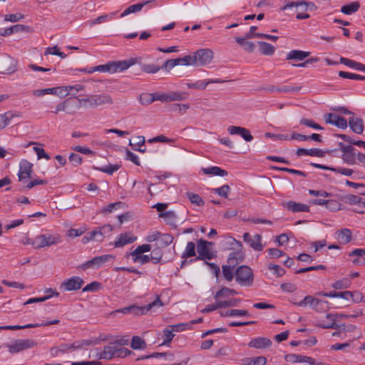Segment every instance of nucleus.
Wrapping results in <instances>:
<instances>
[{"label": "nucleus", "mask_w": 365, "mask_h": 365, "mask_svg": "<svg viewBox=\"0 0 365 365\" xmlns=\"http://www.w3.org/2000/svg\"><path fill=\"white\" fill-rule=\"evenodd\" d=\"M226 243L231 245V249L235 250V252H232L230 254L227 262L230 266L235 267L238 263L241 262L244 259L243 253L241 252L242 248V244L241 242L236 239L227 236L225 237Z\"/></svg>", "instance_id": "f03ea898"}, {"label": "nucleus", "mask_w": 365, "mask_h": 365, "mask_svg": "<svg viewBox=\"0 0 365 365\" xmlns=\"http://www.w3.org/2000/svg\"><path fill=\"white\" fill-rule=\"evenodd\" d=\"M14 116H16V115L11 112H6L4 114H0V130L7 126Z\"/></svg>", "instance_id": "37998d69"}, {"label": "nucleus", "mask_w": 365, "mask_h": 365, "mask_svg": "<svg viewBox=\"0 0 365 365\" xmlns=\"http://www.w3.org/2000/svg\"><path fill=\"white\" fill-rule=\"evenodd\" d=\"M163 303L161 302L160 297H158L153 302L144 306H138L132 304L115 311V313H122L124 314L132 313L134 315L145 314L148 312H155V309L161 307Z\"/></svg>", "instance_id": "f257e3e1"}, {"label": "nucleus", "mask_w": 365, "mask_h": 365, "mask_svg": "<svg viewBox=\"0 0 365 365\" xmlns=\"http://www.w3.org/2000/svg\"><path fill=\"white\" fill-rule=\"evenodd\" d=\"M155 0H148V1H143L142 3H138V4H133V5H131L130 6H128L120 15L121 17H123L126 15H128L131 13H134V12H136V11H140L144 6L147 5L149 3H152V2H154Z\"/></svg>", "instance_id": "c756f323"}, {"label": "nucleus", "mask_w": 365, "mask_h": 365, "mask_svg": "<svg viewBox=\"0 0 365 365\" xmlns=\"http://www.w3.org/2000/svg\"><path fill=\"white\" fill-rule=\"evenodd\" d=\"M293 6H304V11H307L308 9L310 11H315L317 9V6L313 3L310 1H306L304 0H301L297 2H287L282 8V10H287L292 8Z\"/></svg>", "instance_id": "6ab92c4d"}, {"label": "nucleus", "mask_w": 365, "mask_h": 365, "mask_svg": "<svg viewBox=\"0 0 365 365\" xmlns=\"http://www.w3.org/2000/svg\"><path fill=\"white\" fill-rule=\"evenodd\" d=\"M247 40V38H245L243 37H236L235 38V41L239 45H240L245 51H247L250 53L253 52L255 48V46L254 43H252L251 41H248Z\"/></svg>", "instance_id": "473e14b6"}, {"label": "nucleus", "mask_w": 365, "mask_h": 365, "mask_svg": "<svg viewBox=\"0 0 365 365\" xmlns=\"http://www.w3.org/2000/svg\"><path fill=\"white\" fill-rule=\"evenodd\" d=\"M319 299H318V298H314L312 296L308 295V296H306L299 302L295 303V304L299 307H306L307 305H309L312 309H314Z\"/></svg>", "instance_id": "e433bc0d"}, {"label": "nucleus", "mask_w": 365, "mask_h": 365, "mask_svg": "<svg viewBox=\"0 0 365 365\" xmlns=\"http://www.w3.org/2000/svg\"><path fill=\"white\" fill-rule=\"evenodd\" d=\"M110 62V73L122 72L128 69L130 66L139 62L138 58H130L128 60L113 61Z\"/></svg>", "instance_id": "9d476101"}, {"label": "nucleus", "mask_w": 365, "mask_h": 365, "mask_svg": "<svg viewBox=\"0 0 365 365\" xmlns=\"http://www.w3.org/2000/svg\"><path fill=\"white\" fill-rule=\"evenodd\" d=\"M232 266L229 265H222V274L225 277V279L228 281L231 282L233 279V270H232Z\"/></svg>", "instance_id": "13d9d810"}, {"label": "nucleus", "mask_w": 365, "mask_h": 365, "mask_svg": "<svg viewBox=\"0 0 365 365\" xmlns=\"http://www.w3.org/2000/svg\"><path fill=\"white\" fill-rule=\"evenodd\" d=\"M329 302L327 301L319 299L314 309L318 312H324L329 309Z\"/></svg>", "instance_id": "680f3d73"}, {"label": "nucleus", "mask_w": 365, "mask_h": 365, "mask_svg": "<svg viewBox=\"0 0 365 365\" xmlns=\"http://www.w3.org/2000/svg\"><path fill=\"white\" fill-rule=\"evenodd\" d=\"M212 192L220 197L227 198L230 192V187L228 185H224L220 187L212 189Z\"/></svg>", "instance_id": "603ef678"}, {"label": "nucleus", "mask_w": 365, "mask_h": 365, "mask_svg": "<svg viewBox=\"0 0 365 365\" xmlns=\"http://www.w3.org/2000/svg\"><path fill=\"white\" fill-rule=\"evenodd\" d=\"M93 342L90 340L76 341L72 344H61L58 346H53L50 349V354L52 356L56 357L60 354H66L80 349L83 346L91 345Z\"/></svg>", "instance_id": "7ed1b4c3"}, {"label": "nucleus", "mask_w": 365, "mask_h": 365, "mask_svg": "<svg viewBox=\"0 0 365 365\" xmlns=\"http://www.w3.org/2000/svg\"><path fill=\"white\" fill-rule=\"evenodd\" d=\"M354 148L351 145H347V147L343 148V154L341 155V159L344 163L348 165H354L356 163V154L354 153Z\"/></svg>", "instance_id": "aec40b11"}, {"label": "nucleus", "mask_w": 365, "mask_h": 365, "mask_svg": "<svg viewBox=\"0 0 365 365\" xmlns=\"http://www.w3.org/2000/svg\"><path fill=\"white\" fill-rule=\"evenodd\" d=\"M225 81L220 80V79H215V80H210L208 81H197L194 83H188L187 86L190 88H198V89H205L206 86L209 83H224Z\"/></svg>", "instance_id": "72a5a7b5"}, {"label": "nucleus", "mask_w": 365, "mask_h": 365, "mask_svg": "<svg viewBox=\"0 0 365 365\" xmlns=\"http://www.w3.org/2000/svg\"><path fill=\"white\" fill-rule=\"evenodd\" d=\"M165 359L169 362H172L174 365H182V364H186L188 361L189 358H187L185 360L180 361L176 360L175 361V356L173 353L171 352H165V356L163 357Z\"/></svg>", "instance_id": "3c124183"}, {"label": "nucleus", "mask_w": 365, "mask_h": 365, "mask_svg": "<svg viewBox=\"0 0 365 365\" xmlns=\"http://www.w3.org/2000/svg\"><path fill=\"white\" fill-rule=\"evenodd\" d=\"M186 195L192 204L197 206L204 205V200L199 195L188 192L186 193Z\"/></svg>", "instance_id": "09e8293b"}, {"label": "nucleus", "mask_w": 365, "mask_h": 365, "mask_svg": "<svg viewBox=\"0 0 365 365\" xmlns=\"http://www.w3.org/2000/svg\"><path fill=\"white\" fill-rule=\"evenodd\" d=\"M349 125L351 130L356 134H361L364 131V121L361 118L350 117Z\"/></svg>", "instance_id": "b1692460"}, {"label": "nucleus", "mask_w": 365, "mask_h": 365, "mask_svg": "<svg viewBox=\"0 0 365 365\" xmlns=\"http://www.w3.org/2000/svg\"><path fill=\"white\" fill-rule=\"evenodd\" d=\"M195 56H192V55H187L183 58H175L177 62V66H193L192 60L195 59Z\"/></svg>", "instance_id": "5fc2aeb1"}, {"label": "nucleus", "mask_w": 365, "mask_h": 365, "mask_svg": "<svg viewBox=\"0 0 365 365\" xmlns=\"http://www.w3.org/2000/svg\"><path fill=\"white\" fill-rule=\"evenodd\" d=\"M284 207L292 212H309V206L301 202L287 201L284 203Z\"/></svg>", "instance_id": "412c9836"}, {"label": "nucleus", "mask_w": 365, "mask_h": 365, "mask_svg": "<svg viewBox=\"0 0 365 365\" xmlns=\"http://www.w3.org/2000/svg\"><path fill=\"white\" fill-rule=\"evenodd\" d=\"M84 281L78 276L72 277L65 279L61 284L60 289L66 292H71L78 290L81 288Z\"/></svg>", "instance_id": "9b49d317"}, {"label": "nucleus", "mask_w": 365, "mask_h": 365, "mask_svg": "<svg viewBox=\"0 0 365 365\" xmlns=\"http://www.w3.org/2000/svg\"><path fill=\"white\" fill-rule=\"evenodd\" d=\"M61 242V237L58 234L40 235L35 237L36 249H41L44 247H50L57 245Z\"/></svg>", "instance_id": "6e6552de"}, {"label": "nucleus", "mask_w": 365, "mask_h": 365, "mask_svg": "<svg viewBox=\"0 0 365 365\" xmlns=\"http://www.w3.org/2000/svg\"><path fill=\"white\" fill-rule=\"evenodd\" d=\"M267 359L264 356L246 357L242 359V365H265Z\"/></svg>", "instance_id": "c85d7f7f"}, {"label": "nucleus", "mask_w": 365, "mask_h": 365, "mask_svg": "<svg viewBox=\"0 0 365 365\" xmlns=\"http://www.w3.org/2000/svg\"><path fill=\"white\" fill-rule=\"evenodd\" d=\"M130 346L133 349H143L146 348L145 341L138 336L132 337Z\"/></svg>", "instance_id": "79ce46f5"}, {"label": "nucleus", "mask_w": 365, "mask_h": 365, "mask_svg": "<svg viewBox=\"0 0 365 365\" xmlns=\"http://www.w3.org/2000/svg\"><path fill=\"white\" fill-rule=\"evenodd\" d=\"M310 55V52L301 50H292L287 54V60L303 61Z\"/></svg>", "instance_id": "bb28decb"}, {"label": "nucleus", "mask_w": 365, "mask_h": 365, "mask_svg": "<svg viewBox=\"0 0 365 365\" xmlns=\"http://www.w3.org/2000/svg\"><path fill=\"white\" fill-rule=\"evenodd\" d=\"M227 131L230 135H240L247 142H250L253 140V136L250 131L245 128L231 125L228 127Z\"/></svg>", "instance_id": "a211bd4d"}, {"label": "nucleus", "mask_w": 365, "mask_h": 365, "mask_svg": "<svg viewBox=\"0 0 365 365\" xmlns=\"http://www.w3.org/2000/svg\"><path fill=\"white\" fill-rule=\"evenodd\" d=\"M173 331H175L171 326L167 327L163 330V334L165 335V339L162 345H168L171 342L175 336Z\"/></svg>", "instance_id": "49530a36"}, {"label": "nucleus", "mask_w": 365, "mask_h": 365, "mask_svg": "<svg viewBox=\"0 0 365 365\" xmlns=\"http://www.w3.org/2000/svg\"><path fill=\"white\" fill-rule=\"evenodd\" d=\"M101 287V284L98 282H92L83 288V292H96Z\"/></svg>", "instance_id": "774afa93"}, {"label": "nucleus", "mask_w": 365, "mask_h": 365, "mask_svg": "<svg viewBox=\"0 0 365 365\" xmlns=\"http://www.w3.org/2000/svg\"><path fill=\"white\" fill-rule=\"evenodd\" d=\"M133 256V260L134 262H139L141 264H146L150 262V257L147 255H131Z\"/></svg>", "instance_id": "052dcab7"}, {"label": "nucleus", "mask_w": 365, "mask_h": 365, "mask_svg": "<svg viewBox=\"0 0 365 365\" xmlns=\"http://www.w3.org/2000/svg\"><path fill=\"white\" fill-rule=\"evenodd\" d=\"M96 232H100L99 235H98V238H97V241L98 242H101L103 239V237H106V236H108L110 232H112L113 230V226L108 224V225H105L101 227H99V230H95Z\"/></svg>", "instance_id": "4c0bfd02"}, {"label": "nucleus", "mask_w": 365, "mask_h": 365, "mask_svg": "<svg viewBox=\"0 0 365 365\" xmlns=\"http://www.w3.org/2000/svg\"><path fill=\"white\" fill-rule=\"evenodd\" d=\"M139 101L141 105H149L154 102L153 93H143L139 96Z\"/></svg>", "instance_id": "de8ad7c7"}, {"label": "nucleus", "mask_w": 365, "mask_h": 365, "mask_svg": "<svg viewBox=\"0 0 365 365\" xmlns=\"http://www.w3.org/2000/svg\"><path fill=\"white\" fill-rule=\"evenodd\" d=\"M173 241V237L170 234L160 233L158 245L160 247H165L170 245Z\"/></svg>", "instance_id": "a19ab883"}, {"label": "nucleus", "mask_w": 365, "mask_h": 365, "mask_svg": "<svg viewBox=\"0 0 365 365\" xmlns=\"http://www.w3.org/2000/svg\"><path fill=\"white\" fill-rule=\"evenodd\" d=\"M24 18V14H22L21 13H16V14L5 15L4 19L5 21H11V22L15 23Z\"/></svg>", "instance_id": "e2e57ef3"}, {"label": "nucleus", "mask_w": 365, "mask_h": 365, "mask_svg": "<svg viewBox=\"0 0 365 365\" xmlns=\"http://www.w3.org/2000/svg\"><path fill=\"white\" fill-rule=\"evenodd\" d=\"M5 63L9 64V66L6 68H1L2 70L0 71V73L11 74L16 71V63L12 58L8 56L7 59L5 61Z\"/></svg>", "instance_id": "58836bf2"}, {"label": "nucleus", "mask_w": 365, "mask_h": 365, "mask_svg": "<svg viewBox=\"0 0 365 365\" xmlns=\"http://www.w3.org/2000/svg\"><path fill=\"white\" fill-rule=\"evenodd\" d=\"M235 280L241 286H252L254 280L252 269L246 265L240 266L235 272Z\"/></svg>", "instance_id": "423d86ee"}, {"label": "nucleus", "mask_w": 365, "mask_h": 365, "mask_svg": "<svg viewBox=\"0 0 365 365\" xmlns=\"http://www.w3.org/2000/svg\"><path fill=\"white\" fill-rule=\"evenodd\" d=\"M38 327V325L34 324H28L24 326L15 325V326H1L0 330H18L28 328H36Z\"/></svg>", "instance_id": "4d7b16f0"}, {"label": "nucleus", "mask_w": 365, "mask_h": 365, "mask_svg": "<svg viewBox=\"0 0 365 365\" xmlns=\"http://www.w3.org/2000/svg\"><path fill=\"white\" fill-rule=\"evenodd\" d=\"M136 239L137 237L133 236L131 233L125 232L124 234L119 235L118 240L115 242L114 245L116 247H121L127 244L135 242Z\"/></svg>", "instance_id": "5701e85b"}, {"label": "nucleus", "mask_w": 365, "mask_h": 365, "mask_svg": "<svg viewBox=\"0 0 365 365\" xmlns=\"http://www.w3.org/2000/svg\"><path fill=\"white\" fill-rule=\"evenodd\" d=\"M267 268L269 270H273L274 274H275L278 277H282L286 273L285 270L280 266L272 263L269 264L267 265Z\"/></svg>", "instance_id": "bf43d9fd"}, {"label": "nucleus", "mask_w": 365, "mask_h": 365, "mask_svg": "<svg viewBox=\"0 0 365 365\" xmlns=\"http://www.w3.org/2000/svg\"><path fill=\"white\" fill-rule=\"evenodd\" d=\"M195 247L196 245L193 242H188L185 251L182 252V257L187 259L195 257L196 255Z\"/></svg>", "instance_id": "ea45409f"}, {"label": "nucleus", "mask_w": 365, "mask_h": 365, "mask_svg": "<svg viewBox=\"0 0 365 365\" xmlns=\"http://www.w3.org/2000/svg\"><path fill=\"white\" fill-rule=\"evenodd\" d=\"M360 7V4L358 1H354L349 4L344 5L341 8V11L346 15L352 14L356 12Z\"/></svg>", "instance_id": "c9c22d12"}, {"label": "nucleus", "mask_w": 365, "mask_h": 365, "mask_svg": "<svg viewBox=\"0 0 365 365\" xmlns=\"http://www.w3.org/2000/svg\"><path fill=\"white\" fill-rule=\"evenodd\" d=\"M33 164L27 160H21L18 173L19 180L22 182L31 178Z\"/></svg>", "instance_id": "4468645a"}, {"label": "nucleus", "mask_w": 365, "mask_h": 365, "mask_svg": "<svg viewBox=\"0 0 365 365\" xmlns=\"http://www.w3.org/2000/svg\"><path fill=\"white\" fill-rule=\"evenodd\" d=\"M78 101L84 103V106L95 108L106 104H112L113 100L111 97L108 94H96L91 95L88 97L83 99H79L78 97H76Z\"/></svg>", "instance_id": "39448f33"}, {"label": "nucleus", "mask_w": 365, "mask_h": 365, "mask_svg": "<svg viewBox=\"0 0 365 365\" xmlns=\"http://www.w3.org/2000/svg\"><path fill=\"white\" fill-rule=\"evenodd\" d=\"M237 294V292L235 289L224 287L216 292L215 299H217L222 297H228L230 295H234Z\"/></svg>", "instance_id": "a18cd8bd"}, {"label": "nucleus", "mask_w": 365, "mask_h": 365, "mask_svg": "<svg viewBox=\"0 0 365 365\" xmlns=\"http://www.w3.org/2000/svg\"><path fill=\"white\" fill-rule=\"evenodd\" d=\"M338 318L334 317L331 319V322L329 324H319V327L323 329H341L342 331H346L347 325L344 323L343 324H337L336 319Z\"/></svg>", "instance_id": "f704fd0d"}, {"label": "nucleus", "mask_w": 365, "mask_h": 365, "mask_svg": "<svg viewBox=\"0 0 365 365\" xmlns=\"http://www.w3.org/2000/svg\"><path fill=\"white\" fill-rule=\"evenodd\" d=\"M363 314V310L362 309H358L354 312V314H341V313H337V314H327L326 316L327 319H334L336 318H343V319H349V318H356L361 315Z\"/></svg>", "instance_id": "7c9ffc66"}, {"label": "nucleus", "mask_w": 365, "mask_h": 365, "mask_svg": "<svg viewBox=\"0 0 365 365\" xmlns=\"http://www.w3.org/2000/svg\"><path fill=\"white\" fill-rule=\"evenodd\" d=\"M336 238L341 244L346 245L351 240V232L349 229H342L335 233Z\"/></svg>", "instance_id": "393cba45"}, {"label": "nucleus", "mask_w": 365, "mask_h": 365, "mask_svg": "<svg viewBox=\"0 0 365 365\" xmlns=\"http://www.w3.org/2000/svg\"><path fill=\"white\" fill-rule=\"evenodd\" d=\"M324 119L327 123L334 125L339 128L346 129L347 128L348 122L344 117L334 113H327L324 115Z\"/></svg>", "instance_id": "f3484780"}, {"label": "nucleus", "mask_w": 365, "mask_h": 365, "mask_svg": "<svg viewBox=\"0 0 365 365\" xmlns=\"http://www.w3.org/2000/svg\"><path fill=\"white\" fill-rule=\"evenodd\" d=\"M36 345V343L32 339H19L12 344H5L4 346L11 354H15L24 349L33 348Z\"/></svg>", "instance_id": "1a4fd4ad"}, {"label": "nucleus", "mask_w": 365, "mask_h": 365, "mask_svg": "<svg viewBox=\"0 0 365 365\" xmlns=\"http://www.w3.org/2000/svg\"><path fill=\"white\" fill-rule=\"evenodd\" d=\"M214 53L211 49L209 48H200L192 54V56H195L192 63L193 66H204L209 64L212 61Z\"/></svg>", "instance_id": "0eeeda50"}, {"label": "nucleus", "mask_w": 365, "mask_h": 365, "mask_svg": "<svg viewBox=\"0 0 365 365\" xmlns=\"http://www.w3.org/2000/svg\"><path fill=\"white\" fill-rule=\"evenodd\" d=\"M117 349V344L110 342L108 345L105 346L103 350L97 352L96 356L98 359H106L110 360L115 357V352Z\"/></svg>", "instance_id": "dca6fc26"}, {"label": "nucleus", "mask_w": 365, "mask_h": 365, "mask_svg": "<svg viewBox=\"0 0 365 365\" xmlns=\"http://www.w3.org/2000/svg\"><path fill=\"white\" fill-rule=\"evenodd\" d=\"M168 102L169 101H182L185 98V93L182 92H175L171 91L168 93Z\"/></svg>", "instance_id": "0e129e2a"}, {"label": "nucleus", "mask_w": 365, "mask_h": 365, "mask_svg": "<svg viewBox=\"0 0 365 365\" xmlns=\"http://www.w3.org/2000/svg\"><path fill=\"white\" fill-rule=\"evenodd\" d=\"M240 302V299H234L232 300H227V301H218L217 302V307H219V309L229 307H236Z\"/></svg>", "instance_id": "6e6d98bb"}, {"label": "nucleus", "mask_w": 365, "mask_h": 365, "mask_svg": "<svg viewBox=\"0 0 365 365\" xmlns=\"http://www.w3.org/2000/svg\"><path fill=\"white\" fill-rule=\"evenodd\" d=\"M150 261L153 264H158L160 262L163 257V252L160 247L155 248L152 250L150 253Z\"/></svg>", "instance_id": "c03bdc74"}, {"label": "nucleus", "mask_w": 365, "mask_h": 365, "mask_svg": "<svg viewBox=\"0 0 365 365\" xmlns=\"http://www.w3.org/2000/svg\"><path fill=\"white\" fill-rule=\"evenodd\" d=\"M120 168V165H118V164H115V165L109 164L108 165L105 166V167L94 168L98 170H100V171H101L103 173H107L108 175H112L114 172H116L117 170H118Z\"/></svg>", "instance_id": "864d4df0"}, {"label": "nucleus", "mask_w": 365, "mask_h": 365, "mask_svg": "<svg viewBox=\"0 0 365 365\" xmlns=\"http://www.w3.org/2000/svg\"><path fill=\"white\" fill-rule=\"evenodd\" d=\"M202 171L204 174L207 175H217V176H227V170L222 169L217 166H212L209 168H202Z\"/></svg>", "instance_id": "cd10ccee"}, {"label": "nucleus", "mask_w": 365, "mask_h": 365, "mask_svg": "<svg viewBox=\"0 0 365 365\" xmlns=\"http://www.w3.org/2000/svg\"><path fill=\"white\" fill-rule=\"evenodd\" d=\"M159 217L165 219L166 223L174 228H177V215L173 210H169L159 214Z\"/></svg>", "instance_id": "a878e982"}, {"label": "nucleus", "mask_w": 365, "mask_h": 365, "mask_svg": "<svg viewBox=\"0 0 365 365\" xmlns=\"http://www.w3.org/2000/svg\"><path fill=\"white\" fill-rule=\"evenodd\" d=\"M302 88V86H282L279 87L277 92L279 93H297Z\"/></svg>", "instance_id": "8fccbe9b"}, {"label": "nucleus", "mask_w": 365, "mask_h": 365, "mask_svg": "<svg viewBox=\"0 0 365 365\" xmlns=\"http://www.w3.org/2000/svg\"><path fill=\"white\" fill-rule=\"evenodd\" d=\"M349 286V282L347 279L337 280L332 284V287L336 289H346Z\"/></svg>", "instance_id": "338daca9"}, {"label": "nucleus", "mask_w": 365, "mask_h": 365, "mask_svg": "<svg viewBox=\"0 0 365 365\" xmlns=\"http://www.w3.org/2000/svg\"><path fill=\"white\" fill-rule=\"evenodd\" d=\"M243 240L255 251H261L263 250V245L261 242L262 236L259 234L251 236L250 233L245 232L243 235Z\"/></svg>", "instance_id": "ddd939ff"}, {"label": "nucleus", "mask_w": 365, "mask_h": 365, "mask_svg": "<svg viewBox=\"0 0 365 365\" xmlns=\"http://www.w3.org/2000/svg\"><path fill=\"white\" fill-rule=\"evenodd\" d=\"M100 232H96V230H93L90 232H88L85 236H83L81 239V241L83 244H86L91 240H96L97 241L98 235H99Z\"/></svg>", "instance_id": "69168bd1"}, {"label": "nucleus", "mask_w": 365, "mask_h": 365, "mask_svg": "<svg viewBox=\"0 0 365 365\" xmlns=\"http://www.w3.org/2000/svg\"><path fill=\"white\" fill-rule=\"evenodd\" d=\"M33 31H34V29L30 26L22 25V24H16V25L10 26L9 28L1 30L0 36H9L14 33H19V32L31 33Z\"/></svg>", "instance_id": "2eb2a0df"}, {"label": "nucleus", "mask_w": 365, "mask_h": 365, "mask_svg": "<svg viewBox=\"0 0 365 365\" xmlns=\"http://www.w3.org/2000/svg\"><path fill=\"white\" fill-rule=\"evenodd\" d=\"M271 345L272 341L269 339L261 336L252 339L248 344L250 347L255 349H266Z\"/></svg>", "instance_id": "4be33fe9"}, {"label": "nucleus", "mask_w": 365, "mask_h": 365, "mask_svg": "<svg viewBox=\"0 0 365 365\" xmlns=\"http://www.w3.org/2000/svg\"><path fill=\"white\" fill-rule=\"evenodd\" d=\"M258 45L259 47V51L263 55L272 56L275 51L274 46L269 43L264 41H258Z\"/></svg>", "instance_id": "2f4dec72"}, {"label": "nucleus", "mask_w": 365, "mask_h": 365, "mask_svg": "<svg viewBox=\"0 0 365 365\" xmlns=\"http://www.w3.org/2000/svg\"><path fill=\"white\" fill-rule=\"evenodd\" d=\"M114 259V256L111 255H104L98 257H96L83 264L81 265V268L86 269L88 268L98 269L101 267L105 262L112 260Z\"/></svg>", "instance_id": "f8f14e48"}, {"label": "nucleus", "mask_w": 365, "mask_h": 365, "mask_svg": "<svg viewBox=\"0 0 365 365\" xmlns=\"http://www.w3.org/2000/svg\"><path fill=\"white\" fill-rule=\"evenodd\" d=\"M214 245L212 242H208L203 239H200L197 242V250L198 255L193 259H190V262L197 260H211L216 257V254L210 250L209 246Z\"/></svg>", "instance_id": "20e7f679"}]
</instances>
